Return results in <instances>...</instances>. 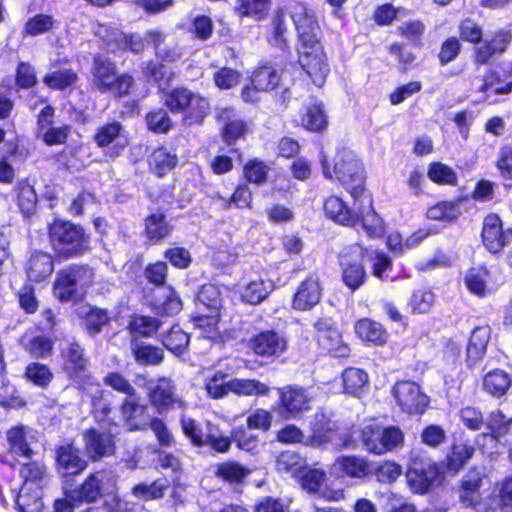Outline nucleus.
Returning <instances> with one entry per match:
<instances>
[{
  "label": "nucleus",
  "instance_id": "1",
  "mask_svg": "<svg viewBox=\"0 0 512 512\" xmlns=\"http://www.w3.org/2000/svg\"><path fill=\"white\" fill-rule=\"evenodd\" d=\"M277 438L282 443H303L306 446L321 448L333 443L336 448H352L354 441L349 436L338 438L335 423L324 413L318 412L311 421V435L305 438L303 432L294 425H287L278 432Z\"/></svg>",
  "mask_w": 512,
  "mask_h": 512
},
{
  "label": "nucleus",
  "instance_id": "2",
  "mask_svg": "<svg viewBox=\"0 0 512 512\" xmlns=\"http://www.w3.org/2000/svg\"><path fill=\"white\" fill-rule=\"evenodd\" d=\"M323 174L326 178H335L350 192L354 199L364 192V169L354 152L342 149L337 152L331 170L326 159H322Z\"/></svg>",
  "mask_w": 512,
  "mask_h": 512
},
{
  "label": "nucleus",
  "instance_id": "3",
  "mask_svg": "<svg viewBox=\"0 0 512 512\" xmlns=\"http://www.w3.org/2000/svg\"><path fill=\"white\" fill-rule=\"evenodd\" d=\"M49 240L55 255L61 259L80 256L89 249L83 228L69 221H53L49 226Z\"/></svg>",
  "mask_w": 512,
  "mask_h": 512
},
{
  "label": "nucleus",
  "instance_id": "4",
  "mask_svg": "<svg viewBox=\"0 0 512 512\" xmlns=\"http://www.w3.org/2000/svg\"><path fill=\"white\" fill-rule=\"evenodd\" d=\"M164 103L173 113L186 112L183 121L188 126L202 123L209 112L208 100L186 88L167 92Z\"/></svg>",
  "mask_w": 512,
  "mask_h": 512
},
{
  "label": "nucleus",
  "instance_id": "5",
  "mask_svg": "<svg viewBox=\"0 0 512 512\" xmlns=\"http://www.w3.org/2000/svg\"><path fill=\"white\" fill-rule=\"evenodd\" d=\"M116 491V477L110 471H97L77 488L67 490L66 496L76 502H95L103 495Z\"/></svg>",
  "mask_w": 512,
  "mask_h": 512
},
{
  "label": "nucleus",
  "instance_id": "6",
  "mask_svg": "<svg viewBox=\"0 0 512 512\" xmlns=\"http://www.w3.org/2000/svg\"><path fill=\"white\" fill-rule=\"evenodd\" d=\"M404 435L397 427L384 428L378 424L366 425L361 431L365 449L374 454H384L402 445Z\"/></svg>",
  "mask_w": 512,
  "mask_h": 512
},
{
  "label": "nucleus",
  "instance_id": "7",
  "mask_svg": "<svg viewBox=\"0 0 512 512\" xmlns=\"http://www.w3.org/2000/svg\"><path fill=\"white\" fill-rule=\"evenodd\" d=\"M298 62L316 86L325 83L330 68L319 40L298 45Z\"/></svg>",
  "mask_w": 512,
  "mask_h": 512
},
{
  "label": "nucleus",
  "instance_id": "8",
  "mask_svg": "<svg viewBox=\"0 0 512 512\" xmlns=\"http://www.w3.org/2000/svg\"><path fill=\"white\" fill-rule=\"evenodd\" d=\"M366 255H369L371 258V254H369L366 248L356 244L340 256L343 282L353 291L358 289L366 279V271L363 264Z\"/></svg>",
  "mask_w": 512,
  "mask_h": 512
},
{
  "label": "nucleus",
  "instance_id": "9",
  "mask_svg": "<svg viewBox=\"0 0 512 512\" xmlns=\"http://www.w3.org/2000/svg\"><path fill=\"white\" fill-rule=\"evenodd\" d=\"M319 345L335 357H347L350 349L329 317L320 318L314 324Z\"/></svg>",
  "mask_w": 512,
  "mask_h": 512
},
{
  "label": "nucleus",
  "instance_id": "10",
  "mask_svg": "<svg viewBox=\"0 0 512 512\" xmlns=\"http://www.w3.org/2000/svg\"><path fill=\"white\" fill-rule=\"evenodd\" d=\"M394 397L404 412L409 414L423 413L428 406V398L418 384L411 381H401L393 388Z\"/></svg>",
  "mask_w": 512,
  "mask_h": 512
},
{
  "label": "nucleus",
  "instance_id": "11",
  "mask_svg": "<svg viewBox=\"0 0 512 512\" xmlns=\"http://www.w3.org/2000/svg\"><path fill=\"white\" fill-rule=\"evenodd\" d=\"M289 10L298 32L299 44H309L317 41L319 25L313 11L300 2L291 3Z\"/></svg>",
  "mask_w": 512,
  "mask_h": 512
},
{
  "label": "nucleus",
  "instance_id": "12",
  "mask_svg": "<svg viewBox=\"0 0 512 512\" xmlns=\"http://www.w3.org/2000/svg\"><path fill=\"white\" fill-rule=\"evenodd\" d=\"M482 239L492 253L501 251L512 240V229H503L502 221L496 214L488 215L483 222Z\"/></svg>",
  "mask_w": 512,
  "mask_h": 512
},
{
  "label": "nucleus",
  "instance_id": "13",
  "mask_svg": "<svg viewBox=\"0 0 512 512\" xmlns=\"http://www.w3.org/2000/svg\"><path fill=\"white\" fill-rule=\"evenodd\" d=\"M94 141L100 148H111L108 155L111 158L118 157L128 144L121 123L113 121L98 128L94 135Z\"/></svg>",
  "mask_w": 512,
  "mask_h": 512
},
{
  "label": "nucleus",
  "instance_id": "14",
  "mask_svg": "<svg viewBox=\"0 0 512 512\" xmlns=\"http://www.w3.org/2000/svg\"><path fill=\"white\" fill-rule=\"evenodd\" d=\"M248 347L260 357H277L286 350L287 341L279 333L267 330L252 336Z\"/></svg>",
  "mask_w": 512,
  "mask_h": 512
},
{
  "label": "nucleus",
  "instance_id": "15",
  "mask_svg": "<svg viewBox=\"0 0 512 512\" xmlns=\"http://www.w3.org/2000/svg\"><path fill=\"white\" fill-rule=\"evenodd\" d=\"M281 410L285 418L296 417L310 409L311 396L301 387L288 386L279 390Z\"/></svg>",
  "mask_w": 512,
  "mask_h": 512
},
{
  "label": "nucleus",
  "instance_id": "16",
  "mask_svg": "<svg viewBox=\"0 0 512 512\" xmlns=\"http://www.w3.org/2000/svg\"><path fill=\"white\" fill-rule=\"evenodd\" d=\"M82 438L86 455L92 460L113 454L114 441L111 433L91 428L83 432Z\"/></svg>",
  "mask_w": 512,
  "mask_h": 512
},
{
  "label": "nucleus",
  "instance_id": "17",
  "mask_svg": "<svg viewBox=\"0 0 512 512\" xmlns=\"http://www.w3.org/2000/svg\"><path fill=\"white\" fill-rule=\"evenodd\" d=\"M9 455L12 457L32 458L34 455L31 444L34 440L33 431L25 426H15L7 431Z\"/></svg>",
  "mask_w": 512,
  "mask_h": 512
},
{
  "label": "nucleus",
  "instance_id": "18",
  "mask_svg": "<svg viewBox=\"0 0 512 512\" xmlns=\"http://www.w3.org/2000/svg\"><path fill=\"white\" fill-rule=\"evenodd\" d=\"M355 215L358 217L356 225L360 223L369 237L377 238L383 235V221L373 210L369 197H360Z\"/></svg>",
  "mask_w": 512,
  "mask_h": 512
},
{
  "label": "nucleus",
  "instance_id": "19",
  "mask_svg": "<svg viewBox=\"0 0 512 512\" xmlns=\"http://www.w3.org/2000/svg\"><path fill=\"white\" fill-rule=\"evenodd\" d=\"M322 287L318 277L310 276L299 285L293 299V307L300 311L311 309L319 303Z\"/></svg>",
  "mask_w": 512,
  "mask_h": 512
},
{
  "label": "nucleus",
  "instance_id": "20",
  "mask_svg": "<svg viewBox=\"0 0 512 512\" xmlns=\"http://www.w3.org/2000/svg\"><path fill=\"white\" fill-rule=\"evenodd\" d=\"M63 367L71 377H77L84 372L88 365V359L84 355L82 347L74 341H66L61 347Z\"/></svg>",
  "mask_w": 512,
  "mask_h": 512
},
{
  "label": "nucleus",
  "instance_id": "21",
  "mask_svg": "<svg viewBox=\"0 0 512 512\" xmlns=\"http://www.w3.org/2000/svg\"><path fill=\"white\" fill-rule=\"evenodd\" d=\"M360 197L355 199L353 209H349L343 200L337 196H330L324 202V211L326 215L333 221L345 225V226H356L358 217L355 215V211L358 205Z\"/></svg>",
  "mask_w": 512,
  "mask_h": 512
},
{
  "label": "nucleus",
  "instance_id": "22",
  "mask_svg": "<svg viewBox=\"0 0 512 512\" xmlns=\"http://www.w3.org/2000/svg\"><path fill=\"white\" fill-rule=\"evenodd\" d=\"M217 119L224 124L223 138L232 143L247 131L246 123L239 118L232 108L220 107L216 110Z\"/></svg>",
  "mask_w": 512,
  "mask_h": 512
},
{
  "label": "nucleus",
  "instance_id": "23",
  "mask_svg": "<svg viewBox=\"0 0 512 512\" xmlns=\"http://www.w3.org/2000/svg\"><path fill=\"white\" fill-rule=\"evenodd\" d=\"M150 403L158 412L172 408L176 403L182 405L174 395V385L168 379H160L156 385L150 388L148 393Z\"/></svg>",
  "mask_w": 512,
  "mask_h": 512
},
{
  "label": "nucleus",
  "instance_id": "24",
  "mask_svg": "<svg viewBox=\"0 0 512 512\" xmlns=\"http://www.w3.org/2000/svg\"><path fill=\"white\" fill-rule=\"evenodd\" d=\"M56 455L59 470L64 475L79 474L87 466V462L71 444L60 446L56 451Z\"/></svg>",
  "mask_w": 512,
  "mask_h": 512
},
{
  "label": "nucleus",
  "instance_id": "25",
  "mask_svg": "<svg viewBox=\"0 0 512 512\" xmlns=\"http://www.w3.org/2000/svg\"><path fill=\"white\" fill-rule=\"evenodd\" d=\"M103 41L114 51L115 48L129 49L132 52L138 53L143 50L144 42L139 35L126 36L121 31L101 27L98 32Z\"/></svg>",
  "mask_w": 512,
  "mask_h": 512
},
{
  "label": "nucleus",
  "instance_id": "26",
  "mask_svg": "<svg viewBox=\"0 0 512 512\" xmlns=\"http://www.w3.org/2000/svg\"><path fill=\"white\" fill-rule=\"evenodd\" d=\"M121 415L130 430H142L148 426L149 418L146 415V407L141 405L134 396L127 397L123 402Z\"/></svg>",
  "mask_w": 512,
  "mask_h": 512
},
{
  "label": "nucleus",
  "instance_id": "27",
  "mask_svg": "<svg viewBox=\"0 0 512 512\" xmlns=\"http://www.w3.org/2000/svg\"><path fill=\"white\" fill-rule=\"evenodd\" d=\"M299 122L307 130L321 131L327 126V117L321 102L310 100L300 112Z\"/></svg>",
  "mask_w": 512,
  "mask_h": 512
},
{
  "label": "nucleus",
  "instance_id": "28",
  "mask_svg": "<svg viewBox=\"0 0 512 512\" xmlns=\"http://www.w3.org/2000/svg\"><path fill=\"white\" fill-rule=\"evenodd\" d=\"M92 74L93 86L101 92L111 90L112 84L117 77L114 63L102 57L95 58Z\"/></svg>",
  "mask_w": 512,
  "mask_h": 512
},
{
  "label": "nucleus",
  "instance_id": "29",
  "mask_svg": "<svg viewBox=\"0 0 512 512\" xmlns=\"http://www.w3.org/2000/svg\"><path fill=\"white\" fill-rule=\"evenodd\" d=\"M52 257L43 252L33 253L27 264V276L30 280L40 282L53 272Z\"/></svg>",
  "mask_w": 512,
  "mask_h": 512
},
{
  "label": "nucleus",
  "instance_id": "30",
  "mask_svg": "<svg viewBox=\"0 0 512 512\" xmlns=\"http://www.w3.org/2000/svg\"><path fill=\"white\" fill-rule=\"evenodd\" d=\"M274 289L269 279L257 278L248 282L241 290L242 299L252 305H257L265 300Z\"/></svg>",
  "mask_w": 512,
  "mask_h": 512
},
{
  "label": "nucleus",
  "instance_id": "31",
  "mask_svg": "<svg viewBox=\"0 0 512 512\" xmlns=\"http://www.w3.org/2000/svg\"><path fill=\"white\" fill-rule=\"evenodd\" d=\"M173 225L163 213H153L145 219V235L150 241L159 242L170 236Z\"/></svg>",
  "mask_w": 512,
  "mask_h": 512
},
{
  "label": "nucleus",
  "instance_id": "32",
  "mask_svg": "<svg viewBox=\"0 0 512 512\" xmlns=\"http://www.w3.org/2000/svg\"><path fill=\"white\" fill-rule=\"evenodd\" d=\"M355 332L363 341L375 345H382L386 342L388 334L384 327L371 319L364 318L355 324Z\"/></svg>",
  "mask_w": 512,
  "mask_h": 512
},
{
  "label": "nucleus",
  "instance_id": "33",
  "mask_svg": "<svg viewBox=\"0 0 512 512\" xmlns=\"http://www.w3.org/2000/svg\"><path fill=\"white\" fill-rule=\"evenodd\" d=\"M75 281L72 275L69 274L67 269L58 272L53 286L54 296L61 302H68L75 300L81 296L82 293L78 286L74 285Z\"/></svg>",
  "mask_w": 512,
  "mask_h": 512
},
{
  "label": "nucleus",
  "instance_id": "34",
  "mask_svg": "<svg viewBox=\"0 0 512 512\" xmlns=\"http://www.w3.org/2000/svg\"><path fill=\"white\" fill-rule=\"evenodd\" d=\"M511 384L512 379L510 375L501 369H495L487 373L483 380L485 391L495 397L506 394Z\"/></svg>",
  "mask_w": 512,
  "mask_h": 512
},
{
  "label": "nucleus",
  "instance_id": "35",
  "mask_svg": "<svg viewBox=\"0 0 512 512\" xmlns=\"http://www.w3.org/2000/svg\"><path fill=\"white\" fill-rule=\"evenodd\" d=\"M15 502L19 512H41L43 507L41 490L22 486L15 495Z\"/></svg>",
  "mask_w": 512,
  "mask_h": 512
},
{
  "label": "nucleus",
  "instance_id": "36",
  "mask_svg": "<svg viewBox=\"0 0 512 512\" xmlns=\"http://www.w3.org/2000/svg\"><path fill=\"white\" fill-rule=\"evenodd\" d=\"M221 307L222 297L219 288L213 284L203 285L197 295L198 311L220 313Z\"/></svg>",
  "mask_w": 512,
  "mask_h": 512
},
{
  "label": "nucleus",
  "instance_id": "37",
  "mask_svg": "<svg viewBox=\"0 0 512 512\" xmlns=\"http://www.w3.org/2000/svg\"><path fill=\"white\" fill-rule=\"evenodd\" d=\"M220 313H206L205 311H198L194 317V325L199 330V337L209 340H216L220 336L219 329Z\"/></svg>",
  "mask_w": 512,
  "mask_h": 512
},
{
  "label": "nucleus",
  "instance_id": "38",
  "mask_svg": "<svg viewBox=\"0 0 512 512\" xmlns=\"http://www.w3.org/2000/svg\"><path fill=\"white\" fill-rule=\"evenodd\" d=\"M490 339V328L488 326L476 327L472 333L467 346V356L470 361H478L486 352Z\"/></svg>",
  "mask_w": 512,
  "mask_h": 512
},
{
  "label": "nucleus",
  "instance_id": "39",
  "mask_svg": "<svg viewBox=\"0 0 512 512\" xmlns=\"http://www.w3.org/2000/svg\"><path fill=\"white\" fill-rule=\"evenodd\" d=\"M20 475L23 478V486L41 490L48 483L47 469L38 462L23 465Z\"/></svg>",
  "mask_w": 512,
  "mask_h": 512
},
{
  "label": "nucleus",
  "instance_id": "40",
  "mask_svg": "<svg viewBox=\"0 0 512 512\" xmlns=\"http://www.w3.org/2000/svg\"><path fill=\"white\" fill-rule=\"evenodd\" d=\"M230 392L239 396H263L269 392V387L255 379L235 378L229 380Z\"/></svg>",
  "mask_w": 512,
  "mask_h": 512
},
{
  "label": "nucleus",
  "instance_id": "41",
  "mask_svg": "<svg viewBox=\"0 0 512 512\" xmlns=\"http://www.w3.org/2000/svg\"><path fill=\"white\" fill-rule=\"evenodd\" d=\"M279 80V72L272 65L259 67L252 76V84L259 91H269L276 88Z\"/></svg>",
  "mask_w": 512,
  "mask_h": 512
},
{
  "label": "nucleus",
  "instance_id": "42",
  "mask_svg": "<svg viewBox=\"0 0 512 512\" xmlns=\"http://www.w3.org/2000/svg\"><path fill=\"white\" fill-rule=\"evenodd\" d=\"M153 305L160 315L172 316L182 310V302L171 288L164 289L163 294L155 298Z\"/></svg>",
  "mask_w": 512,
  "mask_h": 512
},
{
  "label": "nucleus",
  "instance_id": "43",
  "mask_svg": "<svg viewBox=\"0 0 512 512\" xmlns=\"http://www.w3.org/2000/svg\"><path fill=\"white\" fill-rule=\"evenodd\" d=\"M177 161L176 154L166 148H158L151 154L149 164L151 169L162 177L176 166Z\"/></svg>",
  "mask_w": 512,
  "mask_h": 512
},
{
  "label": "nucleus",
  "instance_id": "44",
  "mask_svg": "<svg viewBox=\"0 0 512 512\" xmlns=\"http://www.w3.org/2000/svg\"><path fill=\"white\" fill-rule=\"evenodd\" d=\"M342 381L346 393L359 395L368 383V375L362 369L350 367L342 373Z\"/></svg>",
  "mask_w": 512,
  "mask_h": 512
},
{
  "label": "nucleus",
  "instance_id": "45",
  "mask_svg": "<svg viewBox=\"0 0 512 512\" xmlns=\"http://www.w3.org/2000/svg\"><path fill=\"white\" fill-rule=\"evenodd\" d=\"M204 445H209L216 452L225 453L231 446V439L223 435L217 425L208 421L203 435V446Z\"/></svg>",
  "mask_w": 512,
  "mask_h": 512
},
{
  "label": "nucleus",
  "instance_id": "46",
  "mask_svg": "<svg viewBox=\"0 0 512 512\" xmlns=\"http://www.w3.org/2000/svg\"><path fill=\"white\" fill-rule=\"evenodd\" d=\"M488 278L489 272L486 268H472L465 276V284L471 293L484 296L489 291Z\"/></svg>",
  "mask_w": 512,
  "mask_h": 512
},
{
  "label": "nucleus",
  "instance_id": "47",
  "mask_svg": "<svg viewBox=\"0 0 512 512\" xmlns=\"http://www.w3.org/2000/svg\"><path fill=\"white\" fill-rule=\"evenodd\" d=\"M481 91L486 94V101L489 103H494L495 100H490V98L493 95H504L510 93L512 91V82L502 85L500 75L495 71H490L484 78Z\"/></svg>",
  "mask_w": 512,
  "mask_h": 512
},
{
  "label": "nucleus",
  "instance_id": "48",
  "mask_svg": "<svg viewBox=\"0 0 512 512\" xmlns=\"http://www.w3.org/2000/svg\"><path fill=\"white\" fill-rule=\"evenodd\" d=\"M168 487L167 479H157L151 484H138L133 488V494L143 500H154L162 498Z\"/></svg>",
  "mask_w": 512,
  "mask_h": 512
},
{
  "label": "nucleus",
  "instance_id": "49",
  "mask_svg": "<svg viewBox=\"0 0 512 512\" xmlns=\"http://www.w3.org/2000/svg\"><path fill=\"white\" fill-rule=\"evenodd\" d=\"M227 378L228 374L217 371L206 379L205 390L210 398L221 399L229 394V380Z\"/></svg>",
  "mask_w": 512,
  "mask_h": 512
},
{
  "label": "nucleus",
  "instance_id": "50",
  "mask_svg": "<svg viewBox=\"0 0 512 512\" xmlns=\"http://www.w3.org/2000/svg\"><path fill=\"white\" fill-rule=\"evenodd\" d=\"M270 0H238L235 11L239 16H249L256 20L264 17L268 11Z\"/></svg>",
  "mask_w": 512,
  "mask_h": 512
},
{
  "label": "nucleus",
  "instance_id": "51",
  "mask_svg": "<svg viewBox=\"0 0 512 512\" xmlns=\"http://www.w3.org/2000/svg\"><path fill=\"white\" fill-rule=\"evenodd\" d=\"M163 345L175 355H181L188 347L189 336L178 326H174L163 336Z\"/></svg>",
  "mask_w": 512,
  "mask_h": 512
},
{
  "label": "nucleus",
  "instance_id": "52",
  "mask_svg": "<svg viewBox=\"0 0 512 512\" xmlns=\"http://www.w3.org/2000/svg\"><path fill=\"white\" fill-rule=\"evenodd\" d=\"M217 199L222 203L224 209H230L232 206L236 208H249L252 202V192L247 185H239L230 198H225L217 194Z\"/></svg>",
  "mask_w": 512,
  "mask_h": 512
},
{
  "label": "nucleus",
  "instance_id": "53",
  "mask_svg": "<svg viewBox=\"0 0 512 512\" xmlns=\"http://www.w3.org/2000/svg\"><path fill=\"white\" fill-rule=\"evenodd\" d=\"M72 275L75 283L83 294L95 281L96 274L94 269L87 265H71L66 268Z\"/></svg>",
  "mask_w": 512,
  "mask_h": 512
},
{
  "label": "nucleus",
  "instance_id": "54",
  "mask_svg": "<svg viewBox=\"0 0 512 512\" xmlns=\"http://www.w3.org/2000/svg\"><path fill=\"white\" fill-rule=\"evenodd\" d=\"M143 73L149 80H153L162 88L163 85H168L173 78V72L167 66L149 61L143 65Z\"/></svg>",
  "mask_w": 512,
  "mask_h": 512
},
{
  "label": "nucleus",
  "instance_id": "55",
  "mask_svg": "<svg viewBox=\"0 0 512 512\" xmlns=\"http://www.w3.org/2000/svg\"><path fill=\"white\" fill-rule=\"evenodd\" d=\"M474 448L465 444H457L452 447V451L447 458V468L453 472H458L464 464L472 457Z\"/></svg>",
  "mask_w": 512,
  "mask_h": 512
},
{
  "label": "nucleus",
  "instance_id": "56",
  "mask_svg": "<svg viewBox=\"0 0 512 512\" xmlns=\"http://www.w3.org/2000/svg\"><path fill=\"white\" fill-rule=\"evenodd\" d=\"M461 214L455 202H439L427 210V217L432 220H455Z\"/></svg>",
  "mask_w": 512,
  "mask_h": 512
},
{
  "label": "nucleus",
  "instance_id": "57",
  "mask_svg": "<svg viewBox=\"0 0 512 512\" xmlns=\"http://www.w3.org/2000/svg\"><path fill=\"white\" fill-rule=\"evenodd\" d=\"M149 39L155 44V50L158 57L167 61L174 62L181 57L180 49L177 46H163L164 36L157 31L147 33Z\"/></svg>",
  "mask_w": 512,
  "mask_h": 512
},
{
  "label": "nucleus",
  "instance_id": "58",
  "mask_svg": "<svg viewBox=\"0 0 512 512\" xmlns=\"http://www.w3.org/2000/svg\"><path fill=\"white\" fill-rule=\"evenodd\" d=\"M481 486V478L475 476L474 478L465 479L462 483V492L460 499L465 507H475L481 499L479 488Z\"/></svg>",
  "mask_w": 512,
  "mask_h": 512
},
{
  "label": "nucleus",
  "instance_id": "59",
  "mask_svg": "<svg viewBox=\"0 0 512 512\" xmlns=\"http://www.w3.org/2000/svg\"><path fill=\"white\" fill-rule=\"evenodd\" d=\"M37 195L32 185L21 182L18 186V205L25 217H29L35 210Z\"/></svg>",
  "mask_w": 512,
  "mask_h": 512
},
{
  "label": "nucleus",
  "instance_id": "60",
  "mask_svg": "<svg viewBox=\"0 0 512 512\" xmlns=\"http://www.w3.org/2000/svg\"><path fill=\"white\" fill-rule=\"evenodd\" d=\"M77 80V74L70 70H59L45 75L43 82L52 89L61 90L64 89Z\"/></svg>",
  "mask_w": 512,
  "mask_h": 512
},
{
  "label": "nucleus",
  "instance_id": "61",
  "mask_svg": "<svg viewBox=\"0 0 512 512\" xmlns=\"http://www.w3.org/2000/svg\"><path fill=\"white\" fill-rule=\"evenodd\" d=\"M243 172L249 182L260 185L266 181L269 167L265 162L253 159L245 164Z\"/></svg>",
  "mask_w": 512,
  "mask_h": 512
},
{
  "label": "nucleus",
  "instance_id": "62",
  "mask_svg": "<svg viewBox=\"0 0 512 512\" xmlns=\"http://www.w3.org/2000/svg\"><path fill=\"white\" fill-rule=\"evenodd\" d=\"M252 429L239 426L233 429L232 439L238 448L248 452L254 451L258 447V436L251 431Z\"/></svg>",
  "mask_w": 512,
  "mask_h": 512
},
{
  "label": "nucleus",
  "instance_id": "63",
  "mask_svg": "<svg viewBox=\"0 0 512 512\" xmlns=\"http://www.w3.org/2000/svg\"><path fill=\"white\" fill-rule=\"evenodd\" d=\"M428 177L438 184L455 185L457 182L453 169L442 163H432L428 170Z\"/></svg>",
  "mask_w": 512,
  "mask_h": 512
},
{
  "label": "nucleus",
  "instance_id": "64",
  "mask_svg": "<svg viewBox=\"0 0 512 512\" xmlns=\"http://www.w3.org/2000/svg\"><path fill=\"white\" fill-rule=\"evenodd\" d=\"M147 126L156 133H166L172 125V122L163 109L151 111L146 116Z\"/></svg>",
  "mask_w": 512,
  "mask_h": 512
}]
</instances>
